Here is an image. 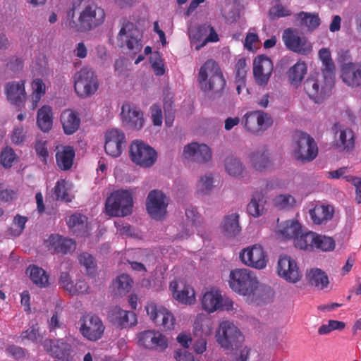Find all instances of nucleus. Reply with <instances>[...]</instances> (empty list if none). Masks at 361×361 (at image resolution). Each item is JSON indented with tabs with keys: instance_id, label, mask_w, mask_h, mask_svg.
Listing matches in <instances>:
<instances>
[{
	"instance_id": "obj_18",
	"label": "nucleus",
	"mask_w": 361,
	"mask_h": 361,
	"mask_svg": "<svg viewBox=\"0 0 361 361\" xmlns=\"http://www.w3.org/2000/svg\"><path fill=\"white\" fill-rule=\"evenodd\" d=\"M279 276L290 283H297L301 279V273L296 262L290 256L281 255L277 266Z\"/></svg>"
},
{
	"instance_id": "obj_4",
	"label": "nucleus",
	"mask_w": 361,
	"mask_h": 361,
	"mask_svg": "<svg viewBox=\"0 0 361 361\" xmlns=\"http://www.w3.org/2000/svg\"><path fill=\"white\" fill-rule=\"evenodd\" d=\"M74 89L78 97L86 98L94 94L99 88V80L94 70L83 66L73 76Z\"/></svg>"
},
{
	"instance_id": "obj_7",
	"label": "nucleus",
	"mask_w": 361,
	"mask_h": 361,
	"mask_svg": "<svg viewBox=\"0 0 361 361\" xmlns=\"http://www.w3.org/2000/svg\"><path fill=\"white\" fill-rule=\"evenodd\" d=\"M142 37L140 30L133 23L128 21L121 28L117 39L121 47L126 45L130 53L136 54L142 48Z\"/></svg>"
},
{
	"instance_id": "obj_57",
	"label": "nucleus",
	"mask_w": 361,
	"mask_h": 361,
	"mask_svg": "<svg viewBox=\"0 0 361 361\" xmlns=\"http://www.w3.org/2000/svg\"><path fill=\"white\" fill-rule=\"evenodd\" d=\"M213 187V177L205 175L202 177L198 185V191L202 194H208Z\"/></svg>"
},
{
	"instance_id": "obj_22",
	"label": "nucleus",
	"mask_w": 361,
	"mask_h": 361,
	"mask_svg": "<svg viewBox=\"0 0 361 361\" xmlns=\"http://www.w3.org/2000/svg\"><path fill=\"white\" fill-rule=\"evenodd\" d=\"M123 123L133 130H140L144 123L143 113L133 104L126 103L121 107Z\"/></svg>"
},
{
	"instance_id": "obj_44",
	"label": "nucleus",
	"mask_w": 361,
	"mask_h": 361,
	"mask_svg": "<svg viewBox=\"0 0 361 361\" xmlns=\"http://www.w3.org/2000/svg\"><path fill=\"white\" fill-rule=\"evenodd\" d=\"M298 16L301 20V25L307 27L309 31L314 30L320 25V19L317 14L302 11Z\"/></svg>"
},
{
	"instance_id": "obj_23",
	"label": "nucleus",
	"mask_w": 361,
	"mask_h": 361,
	"mask_svg": "<svg viewBox=\"0 0 361 361\" xmlns=\"http://www.w3.org/2000/svg\"><path fill=\"white\" fill-rule=\"evenodd\" d=\"M183 155L194 161L206 163L212 159V151L205 144L192 142L185 147Z\"/></svg>"
},
{
	"instance_id": "obj_14",
	"label": "nucleus",
	"mask_w": 361,
	"mask_h": 361,
	"mask_svg": "<svg viewBox=\"0 0 361 361\" xmlns=\"http://www.w3.org/2000/svg\"><path fill=\"white\" fill-rule=\"evenodd\" d=\"M294 153L297 159L312 161L318 154V147L314 139L307 133H300Z\"/></svg>"
},
{
	"instance_id": "obj_6",
	"label": "nucleus",
	"mask_w": 361,
	"mask_h": 361,
	"mask_svg": "<svg viewBox=\"0 0 361 361\" xmlns=\"http://www.w3.org/2000/svg\"><path fill=\"white\" fill-rule=\"evenodd\" d=\"M216 338L218 343L227 350L238 348L244 339L238 328L228 321L220 323L216 333Z\"/></svg>"
},
{
	"instance_id": "obj_52",
	"label": "nucleus",
	"mask_w": 361,
	"mask_h": 361,
	"mask_svg": "<svg viewBox=\"0 0 361 361\" xmlns=\"http://www.w3.org/2000/svg\"><path fill=\"white\" fill-rule=\"evenodd\" d=\"M53 190L56 200L71 202L64 180H58Z\"/></svg>"
},
{
	"instance_id": "obj_46",
	"label": "nucleus",
	"mask_w": 361,
	"mask_h": 361,
	"mask_svg": "<svg viewBox=\"0 0 361 361\" xmlns=\"http://www.w3.org/2000/svg\"><path fill=\"white\" fill-rule=\"evenodd\" d=\"M336 243L333 238L324 235L316 234L314 250L330 252L334 250Z\"/></svg>"
},
{
	"instance_id": "obj_61",
	"label": "nucleus",
	"mask_w": 361,
	"mask_h": 361,
	"mask_svg": "<svg viewBox=\"0 0 361 361\" xmlns=\"http://www.w3.org/2000/svg\"><path fill=\"white\" fill-rule=\"evenodd\" d=\"M25 138V133L22 126L16 127L11 134V140L14 145H20Z\"/></svg>"
},
{
	"instance_id": "obj_11",
	"label": "nucleus",
	"mask_w": 361,
	"mask_h": 361,
	"mask_svg": "<svg viewBox=\"0 0 361 361\" xmlns=\"http://www.w3.org/2000/svg\"><path fill=\"white\" fill-rule=\"evenodd\" d=\"M273 124L271 115L262 111H253L245 115L244 126L253 134H261Z\"/></svg>"
},
{
	"instance_id": "obj_40",
	"label": "nucleus",
	"mask_w": 361,
	"mask_h": 361,
	"mask_svg": "<svg viewBox=\"0 0 361 361\" xmlns=\"http://www.w3.org/2000/svg\"><path fill=\"white\" fill-rule=\"evenodd\" d=\"M317 233L309 231L301 233L295 239V246L300 250L314 251Z\"/></svg>"
},
{
	"instance_id": "obj_34",
	"label": "nucleus",
	"mask_w": 361,
	"mask_h": 361,
	"mask_svg": "<svg viewBox=\"0 0 361 361\" xmlns=\"http://www.w3.org/2000/svg\"><path fill=\"white\" fill-rule=\"evenodd\" d=\"M303 85L304 90L308 97L313 99L316 103H319L324 99V87H320L318 80L315 78H307Z\"/></svg>"
},
{
	"instance_id": "obj_10",
	"label": "nucleus",
	"mask_w": 361,
	"mask_h": 361,
	"mask_svg": "<svg viewBox=\"0 0 361 361\" xmlns=\"http://www.w3.org/2000/svg\"><path fill=\"white\" fill-rule=\"evenodd\" d=\"M282 40L288 49L293 52L307 55L312 51V44L305 36H301L298 30L287 28L283 30Z\"/></svg>"
},
{
	"instance_id": "obj_8",
	"label": "nucleus",
	"mask_w": 361,
	"mask_h": 361,
	"mask_svg": "<svg viewBox=\"0 0 361 361\" xmlns=\"http://www.w3.org/2000/svg\"><path fill=\"white\" fill-rule=\"evenodd\" d=\"M129 155L133 163L145 168L152 166L157 160L156 151L140 140H135L132 142Z\"/></svg>"
},
{
	"instance_id": "obj_53",
	"label": "nucleus",
	"mask_w": 361,
	"mask_h": 361,
	"mask_svg": "<svg viewBox=\"0 0 361 361\" xmlns=\"http://www.w3.org/2000/svg\"><path fill=\"white\" fill-rule=\"evenodd\" d=\"M248 68L245 58L239 59L235 65V80L245 82Z\"/></svg>"
},
{
	"instance_id": "obj_48",
	"label": "nucleus",
	"mask_w": 361,
	"mask_h": 361,
	"mask_svg": "<svg viewBox=\"0 0 361 361\" xmlns=\"http://www.w3.org/2000/svg\"><path fill=\"white\" fill-rule=\"evenodd\" d=\"M17 156L14 150L8 146L4 147L0 154V163L4 168H11Z\"/></svg>"
},
{
	"instance_id": "obj_1",
	"label": "nucleus",
	"mask_w": 361,
	"mask_h": 361,
	"mask_svg": "<svg viewBox=\"0 0 361 361\" xmlns=\"http://www.w3.org/2000/svg\"><path fill=\"white\" fill-rule=\"evenodd\" d=\"M75 8L73 5L68 16L70 18L69 27L77 32H89L102 25L105 20L104 10L94 2H85L80 8L77 20L74 19Z\"/></svg>"
},
{
	"instance_id": "obj_63",
	"label": "nucleus",
	"mask_w": 361,
	"mask_h": 361,
	"mask_svg": "<svg viewBox=\"0 0 361 361\" xmlns=\"http://www.w3.org/2000/svg\"><path fill=\"white\" fill-rule=\"evenodd\" d=\"M187 219L191 221L192 226H197L200 223V215L197 212V208L190 206L185 210Z\"/></svg>"
},
{
	"instance_id": "obj_20",
	"label": "nucleus",
	"mask_w": 361,
	"mask_h": 361,
	"mask_svg": "<svg viewBox=\"0 0 361 361\" xmlns=\"http://www.w3.org/2000/svg\"><path fill=\"white\" fill-rule=\"evenodd\" d=\"M42 345L44 350L55 358L65 361L72 360V346L63 339H45Z\"/></svg>"
},
{
	"instance_id": "obj_62",
	"label": "nucleus",
	"mask_w": 361,
	"mask_h": 361,
	"mask_svg": "<svg viewBox=\"0 0 361 361\" xmlns=\"http://www.w3.org/2000/svg\"><path fill=\"white\" fill-rule=\"evenodd\" d=\"M152 118L154 126H161L162 123L163 116L161 109L159 104H153L151 108Z\"/></svg>"
},
{
	"instance_id": "obj_13",
	"label": "nucleus",
	"mask_w": 361,
	"mask_h": 361,
	"mask_svg": "<svg viewBox=\"0 0 361 361\" xmlns=\"http://www.w3.org/2000/svg\"><path fill=\"white\" fill-rule=\"evenodd\" d=\"M240 258L245 264L257 269H264L268 262L262 246L257 244L243 249L240 253Z\"/></svg>"
},
{
	"instance_id": "obj_24",
	"label": "nucleus",
	"mask_w": 361,
	"mask_h": 361,
	"mask_svg": "<svg viewBox=\"0 0 361 361\" xmlns=\"http://www.w3.org/2000/svg\"><path fill=\"white\" fill-rule=\"evenodd\" d=\"M25 80L11 81L5 85V94L7 99L13 104L20 106L25 102L26 92Z\"/></svg>"
},
{
	"instance_id": "obj_50",
	"label": "nucleus",
	"mask_w": 361,
	"mask_h": 361,
	"mask_svg": "<svg viewBox=\"0 0 361 361\" xmlns=\"http://www.w3.org/2000/svg\"><path fill=\"white\" fill-rule=\"evenodd\" d=\"M86 221L87 218L85 216L79 213H75L68 218L67 224L70 228L76 231L82 229Z\"/></svg>"
},
{
	"instance_id": "obj_58",
	"label": "nucleus",
	"mask_w": 361,
	"mask_h": 361,
	"mask_svg": "<svg viewBox=\"0 0 361 361\" xmlns=\"http://www.w3.org/2000/svg\"><path fill=\"white\" fill-rule=\"evenodd\" d=\"M346 181L350 182L355 188V201L357 204H361V178L353 176H346L344 177Z\"/></svg>"
},
{
	"instance_id": "obj_47",
	"label": "nucleus",
	"mask_w": 361,
	"mask_h": 361,
	"mask_svg": "<svg viewBox=\"0 0 361 361\" xmlns=\"http://www.w3.org/2000/svg\"><path fill=\"white\" fill-rule=\"evenodd\" d=\"M250 161L256 170L265 169L269 162L267 151L264 149L261 152L252 153L250 154Z\"/></svg>"
},
{
	"instance_id": "obj_28",
	"label": "nucleus",
	"mask_w": 361,
	"mask_h": 361,
	"mask_svg": "<svg viewBox=\"0 0 361 361\" xmlns=\"http://www.w3.org/2000/svg\"><path fill=\"white\" fill-rule=\"evenodd\" d=\"M56 162L58 167L63 170H69L73 164L75 152L72 146L61 145L56 148Z\"/></svg>"
},
{
	"instance_id": "obj_64",
	"label": "nucleus",
	"mask_w": 361,
	"mask_h": 361,
	"mask_svg": "<svg viewBox=\"0 0 361 361\" xmlns=\"http://www.w3.org/2000/svg\"><path fill=\"white\" fill-rule=\"evenodd\" d=\"M27 221V218L26 216H21L20 214H17L14 216L13 225L16 226V229L14 233L16 235H19L23 231Z\"/></svg>"
},
{
	"instance_id": "obj_55",
	"label": "nucleus",
	"mask_w": 361,
	"mask_h": 361,
	"mask_svg": "<svg viewBox=\"0 0 361 361\" xmlns=\"http://www.w3.org/2000/svg\"><path fill=\"white\" fill-rule=\"evenodd\" d=\"M209 30V25H200L190 35L191 38V43L193 45H197L200 44L203 39L205 38L204 37L208 32Z\"/></svg>"
},
{
	"instance_id": "obj_41",
	"label": "nucleus",
	"mask_w": 361,
	"mask_h": 361,
	"mask_svg": "<svg viewBox=\"0 0 361 361\" xmlns=\"http://www.w3.org/2000/svg\"><path fill=\"white\" fill-rule=\"evenodd\" d=\"M309 282L318 289L322 290L327 287L329 281L326 274L320 269H312L307 274Z\"/></svg>"
},
{
	"instance_id": "obj_60",
	"label": "nucleus",
	"mask_w": 361,
	"mask_h": 361,
	"mask_svg": "<svg viewBox=\"0 0 361 361\" xmlns=\"http://www.w3.org/2000/svg\"><path fill=\"white\" fill-rule=\"evenodd\" d=\"M32 95L42 97L46 92V85L40 78L35 79L32 82Z\"/></svg>"
},
{
	"instance_id": "obj_33",
	"label": "nucleus",
	"mask_w": 361,
	"mask_h": 361,
	"mask_svg": "<svg viewBox=\"0 0 361 361\" xmlns=\"http://www.w3.org/2000/svg\"><path fill=\"white\" fill-rule=\"evenodd\" d=\"M221 228L224 234L229 238L235 237L241 231L239 224V215L232 213L226 215L221 224Z\"/></svg>"
},
{
	"instance_id": "obj_56",
	"label": "nucleus",
	"mask_w": 361,
	"mask_h": 361,
	"mask_svg": "<svg viewBox=\"0 0 361 361\" xmlns=\"http://www.w3.org/2000/svg\"><path fill=\"white\" fill-rule=\"evenodd\" d=\"M22 340L27 339L32 342H43L42 337L37 326H32L25 331H23L20 336Z\"/></svg>"
},
{
	"instance_id": "obj_3",
	"label": "nucleus",
	"mask_w": 361,
	"mask_h": 361,
	"mask_svg": "<svg viewBox=\"0 0 361 361\" xmlns=\"http://www.w3.org/2000/svg\"><path fill=\"white\" fill-rule=\"evenodd\" d=\"M231 288L240 295H254L258 286V281L252 272L247 269L232 270L229 275Z\"/></svg>"
},
{
	"instance_id": "obj_2",
	"label": "nucleus",
	"mask_w": 361,
	"mask_h": 361,
	"mask_svg": "<svg viewBox=\"0 0 361 361\" xmlns=\"http://www.w3.org/2000/svg\"><path fill=\"white\" fill-rule=\"evenodd\" d=\"M198 82L204 92L221 93L226 85V80L219 64L209 59L202 66L198 73Z\"/></svg>"
},
{
	"instance_id": "obj_19",
	"label": "nucleus",
	"mask_w": 361,
	"mask_h": 361,
	"mask_svg": "<svg viewBox=\"0 0 361 361\" xmlns=\"http://www.w3.org/2000/svg\"><path fill=\"white\" fill-rule=\"evenodd\" d=\"M137 338L138 344L147 349L164 351L168 347L167 338L157 331H144L138 334Z\"/></svg>"
},
{
	"instance_id": "obj_32",
	"label": "nucleus",
	"mask_w": 361,
	"mask_h": 361,
	"mask_svg": "<svg viewBox=\"0 0 361 361\" xmlns=\"http://www.w3.org/2000/svg\"><path fill=\"white\" fill-rule=\"evenodd\" d=\"M334 209L329 205L317 204L310 210V215L314 224L321 225L331 220L334 216Z\"/></svg>"
},
{
	"instance_id": "obj_15",
	"label": "nucleus",
	"mask_w": 361,
	"mask_h": 361,
	"mask_svg": "<svg viewBox=\"0 0 361 361\" xmlns=\"http://www.w3.org/2000/svg\"><path fill=\"white\" fill-rule=\"evenodd\" d=\"M126 145L125 133L119 129L112 128L105 133L104 150L112 157H118Z\"/></svg>"
},
{
	"instance_id": "obj_5",
	"label": "nucleus",
	"mask_w": 361,
	"mask_h": 361,
	"mask_svg": "<svg viewBox=\"0 0 361 361\" xmlns=\"http://www.w3.org/2000/svg\"><path fill=\"white\" fill-rule=\"evenodd\" d=\"M133 204L132 194L126 190H118L106 199L105 207L110 216H125L131 214Z\"/></svg>"
},
{
	"instance_id": "obj_42",
	"label": "nucleus",
	"mask_w": 361,
	"mask_h": 361,
	"mask_svg": "<svg viewBox=\"0 0 361 361\" xmlns=\"http://www.w3.org/2000/svg\"><path fill=\"white\" fill-rule=\"evenodd\" d=\"M306 72V64L304 62H297L288 72L290 82L295 86H298L300 84Z\"/></svg>"
},
{
	"instance_id": "obj_43",
	"label": "nucleus",
	"mask_w": 361,
	"mask_h": 361,
	"mask_svg": "<svg viewBox=\"0 0 361 361\" xmlns=\"http://www.w3.org/2000/svg\"><path fill=\"white\" fill-rule=\"evenodd\" d=\"M225 169L230 176L238 177L242 175L244 168L238 158L230 157L225 160Z\"/></svg>"
},
{
	"instance_id": "obj_16",
	"label": "nucleus",
	"mask_w": 361,
	"mask_h": 361,
	"mask_svg": "<svg viewBox=\"0 0 361 361\" xmlns=\"http://www.w3.org/2000/svg\"><path fill=\"white\" fill-rule=\"evenodd\" d=\"M233 302L228 298H224L218 290L206 292L202 299L204 310L209 312L216 310H230L233 308Z\"/></svg>"
},
{
	"instance_id": "obj_38",
	"label": "nucleus",
	"mask_w": 361,
	"mask_h": 361,
	"mask_svg": "<svg viewBox=\"0 0 361 361\" xmlns=\"http://www.w3.org/2000/svg\"><path fill=\"white\" fill-rule=\"evenodd\" d=\"M37 123L43 132H49L52 127V109L49 106L44 105L37 111Z\"/></svg>"
},
{
	"instance_id": "obj_54",
	"label": "nucleus",
	"mask_w": 361,
	"mask_h": 361,
	"mask_svg": "<svg viewBox=\"0 0 361 361\" xmlns=\"http://www.w3.org/2000/svg\"><path fill=\"white\" fill-rule=\"evenodd\" d=\"M68 292L72 295L89 293L90 286L85 280L78 279L72 283Z\"/></svg>"
},
{
	"instance_id": "obj_12",
	"label": "nucleus",
	"mask_w": 361,
	"mask_h": 361,
	"mask_svg": "<svg viewBox=\"0 0 361 361\" xmlns=\"http://www.w3.org/2000/svg\"><path fill=\"white\" fill-rule=\"evenodd\" d=\"M167 206V197L161 190H153L149 192L146 200V208L152 219H162L166 214Z\"/></svg>"
},
{
	"instance_id": "obj_35",
	"label": "nucleus",
	"mask_w": 361,
	"mask_h": 361,
	"mask_svg": "<svg viewBox=\"0 0 361 361\" xmlns=\"http://www.w3.org/2000/svg\"><path fill=\"white\" fill-rule=\"evenodd\" d=\"M27 274L32 281L39 288H45L49 286V275L42 268L36 265H30L26 269Z\"/></svg>"
},
{
	"instance_id": "obj_36",
	"label": "nucleus",
	"mask_w": 361,
	"mask_h": 361,
	"mask_svg": "<svg viewBox=\"0 0 361 361\" xmlns=\"http://www.w3.org/2000/svg\"><path fill=\"white\" fill-rule=\"evenodd\" d=\"M336 146L341 151H352L355 147L354 132L348 128L341 130L338 139L336 140Z\"/></svg>"
},
{
	"instance_id": "obj_26",
	"label": "nucleus",
	"mask_w": 361,
	"mask_h": 361,
	"mask_svg": "<svg viewBox=\"0 0 361 361\" xmlns=\"http://www.w3.org/2000/svg\"><path fill=\"white\" fill-rule=\"evenodd\" d=\"M109 316L113 322L116 323L122 328L134 326L137 324V316L134 312L123 310L118 306L111 309Z\"/></svg>"
},
{
	"instance_id": "obj_59",
	"label": "nucleus",
	"mask_w": 361,
	"mask_h": 361,
	"mask_svg": "<svg viewBox=\"0 0 361 361\" xmlns=\"http://www.w3.org/2000/svg\"><path fill=\"white\" fill-rule=\"evenodd\" d=\"M35 150L37 157L44 163L47 164L49 156L46 142L37 141L35 145Z\"/></svg>"
},
{
	"instance_id": "obj_30",
	"label": "nucleus",
	"mask_w": 361,
	"mask_h": 361,
	"mask_svg": "<svg viewBox=\"0 0 361 361\" xmlns=\"http://www.w3.org/2000/svg\"><path fill=\"white\" fill-rule=\"evenodd\" d=\"M302 226L298 221H286L278 224L276 234L282 239L294 240L301 233Z\"/></svg>"
},
{
	"instance_id": "obj_51",
	"label": "nucleus",
	"mask_w": 361,
	"mask_h": 361,
	"mask_svg": "<svg viewBox=\"0 0 361 361\" xmlns=\"http://www.w3.org/2000/svg\"><path fill=\"white\" fill-rule=\"evenodd\" d=\"M295 198L290 195H279L274 199V204L279 209H286L292 207Z\"/></svg>"
},
{
	"instance_id": "obj_39",
	"label": "nucleus",
	"mask_w": 361,
	"mask_h": 361,
	"mask_svg": "<svg viewBox=\"0 0 361 361\" xmlns=\"http://www.w3.org/2000/svg\"><path fill=\"white\" fill-rule=\"evenodd\" d=\"M264 202L263 194L259 191L255 192L247 204V210L249 214L253 217H259L262 215L264 212Z\"/></svg>"
},
{
	"instance_id": "obj_45",
	"label": "nucleus",
	"mask_w": 361,
	"mask_h": 361,
	"mask_svg": "<svg viewBox=\"0 0 361 361\" xmlns=\"http://www.w3.org/2000/svg\"><path fill=\"white\" fill-rule=\"evenodd\" d=\"M79 262L86 270V273L90 277H94L97 274V264L94 257L87 252H83L78 257Z\"/></svg>"
},
{
	"instance_id": "obj_17",
	"label": "nucleus",
	"mask_w": 361,
	"mask_h": 361,
	"mask_svg": "<svg viewBox=\"0 0 361 361\" xmlns=\"http://www.w3.org/2000/svg\"><path fill=\"white\" fill-rule=\"evenodd\" d=\"M147 314L151 319L165 331L174 328L175 318L171 312L164 307H157L154 302H149L145 307Z\"/></svg>"
},
{
	"instance_id": "obj_25",
	"label": "nucleus",
	"mask_w": 361,
	"mask_h": 361,
	"mask_svg": "<svg viewBox=\"0 0 361 361\" xmlns=\"http://www.w3.org/2000/svg\"><path fill=\"white\" fill-rule=\"evenodd\" d=\"M46 243L49 250H52L56 253L65 255L75 249V243L73 240L63 238L58 234H51Z\"/></svg>"
},
{
	"instance_id": "obj_37",
	"label": "nucleus",
	"mask_w": 361,
	"mask_h": 361,
	"mask_svg": "<svg viewBox=\"0 0 361 361\" xmlns=\"http://www.w3.org/2000/svg\"><path fill=\"white\" fill-rule=\"evenodd\" d=\"M319 56L322 62V73L325 79H332L335 73V65L329 49L322 48L319 51Z\"/></svg>"
},
{
	"instance_id": "obj_49",
	"label": "nucleus",
	"mask_w": 361,
	"mask_h": 361,
	"mask_svg": "<svg viewBox=\"0 0 361 361\" xmlns=\"http://www.w3.org/2000/svg\"><path fill=\"white\" fill-rule=\"evenodd\" d=\"M133 280L126 274H122L117 276L115 281V285L120 293H128L132 287Z\"/></svg>"
},
{
	"instance_id": "obj_31",
	"label": "nucleus",
	"mask_w": 361,
	"mask_h": 361,
	"mask_svg": "<svg viewBox=\"0 0 361 361\" xmlns=\"http://www.w3.org/2000/svg\"><path fill=\"white\" fill-rule=\"evenodd\" d=\"M61 122L66 135H72L80 127V118L75 111L71 109L65 110L61 115Z\"/></svg>"
},
{
	"instance_id": "obj_29",
	"label": "nucleus",
	"mask_w": 361,
	"mask_h": 361,
	"mask_svg": "<svg viewBox=\"0 0 361 361\" xmlns=\"http://www.w3.org/2000/svg\"><path fill=\"white\" fill-rule=\"evenodd\" d=\"M179 284L176 281L170 283L169 288L173 293V298L178 302L183 304L190 305L195 301V291L188 285H183L181 289L178 290Z\"/></svg>"
},
{
	"instance_id": "obj_27",
	"label": "nucleus",
	"mask_w": 361,
	"mask_h": 361,
	"mask_svg": "<svg viewBox=\"0 0 361 361\" xmlns=\"http://www.w3.org/2000/svg\"><path fill=\"white\" fill-rule=\"evenodd\" d=\"M341 78L348 86L361 85V65L353 63H345L341 68Z\"/></svg>"
},
{
	"instance_id": "obj_21",
	"label": "nucleus",
	"mask_w": 361,
	"mask_h": 361,
	"mask_svg": "<svg viewBox=\"0 0 361 361\" xmlns=\"http://www.w3.org/2000/svg\"><path fill=\"white\" fill-rule=\"evenodd\" d=\"M273 71V63L268 57L260 55L253 62V74L256 82L259 85L268 83Z\"/></svg>"
},
{
	"instance_id": "obj_9",
	"label": "nucleus",
	"mask_w": 361,
	"mask_h": 361,
	"mask_svg": "<svg viewBox=\"0 0 361 361\" xmlns=\"http://www.w3.org/2000/svg\"><path fill=\"white\" fill-rule=\"evenodd\" d=\"M80 332L87 340L97 341L100 339L105 329L102 319L96 314H87L80 320Z\"/></svg>"
}]
</instances>
